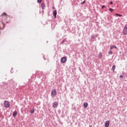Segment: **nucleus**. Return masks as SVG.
I'll use <instances>...</instances> for the list:
<instances>
[{
	"label": "nucleus",
	"instance_id": "f03ea898",
	"mask_svg": "<svg viewBox=\"0 0 127 127\" xmlns=\"http://www.w3.org/2000/svg\"><path fill=\"white\" fill-rule=\"evenodd\" d=\"M4 107L5 108H9V102L7 101H5L4 103Z\"/></svg>",
	"mask_w": 127,
	"mask_h": 127
},
{
	"label": "nucleus",
	"instance_id": "0eeeda50",
	"mask_svg": "<svg viewBox=\"0 0 127 127\" xmlns=\"http://www.w3.org/2000/svg\"><path fill=\"white\" fill-rule=\"evenodd\" d=\"M58 106V103L56 102H54L53 104V108H57Z\"/></svg>",
	"mask_w": 127,
	"mask_h": 127
},
{
	"label": "nucleus",
	"instance_id": "4be33fe9",
	"mask_svg": "<svg viewBox=\"0 0 127 127\" xmlns=\"http://www.w3.org/2000/svg\"><path fill=\"white\" fill-rule=\"evenodd\" d=\"M120 78H121V79H123V78H124V75H120Z\"/></svg>",
	"mask_w": 127,
	"mask_h": 127
},
{
	"label": "nucleus",
	"instance_id": "5701e85b",
	"mask_svg": "<svg viewBox=\"0 0 127 127\" xmlns=\"http://www.w3.org/2000/svg\"><path fill=\"white\" fill-rule=\"evenodd\" d=\"M105 7H106V6H105V5H103V6H102V9L104 8H105Z\"/></svg>",
	"mask_w": 127,
	"mask_h": 127
},
{
	"label": "nucleus",
	"instance_id": "6e6552de",
	"mask_svg": "<svg viewBox=\"0 0 127 127\" xmlns=\"http://www.w3.org/2000/svg\"><path fill=\"white\" fill-rule=\"evenodd\" d=\"M55 18H56V15H57V10H55L53 12Z\"/></svg>",
	"mask_w": 127,
	"mask_h": 127
},
{
	"label": "nucleus",
	"instance_id": "b1692460",
	"mask_svg": "<svg viewBox=\"0 0 127 127\" xmlns=\"http://www.w3.org/2000/svg\"><path fill=\"white\" fill-rule=\"evenodd\" d=\"M110 4H113V1L110 2Z\"/></svg>",
	"mask_w": 127,
	"mask_h": 127
},
{
	"label": "nucleus",
	"instance_id": "f3484780",
	"mask_svg": "<svg viewBox=\"0 0 127 127\" xmlns=\"http://www.w3.org/2000/svg\"><path fill=\"white\" fill-rule=\"evenodd\" d=\"M115 48V45H112L110 47V49L112 50V49H114Z\"/></svg>",
	"mask_w": 127,
	"mask_h": 127
},
{
	"label": "nucleus",
	"instance_id": "f8f14e48",
	"mask_svg": "<svg viewBox=\"0 0 127 127\" xmlns=\"http://www.w3.org/2000/svg\"><path fill=\"white\" fill-rule=\"evenodd\" d=\"M115 16H119L120 17H122V16H123V15L116 13V14H115Z\"/></svg>",
	"mask_w": 127,
	"mask_h": 127
},
{
	"label": "nucleus",
	"instance_id": "a211bd4d",
	"mask_svg": "<svg viewBox=\"0 0 127 127\" xmlns=\"http://www.w3.org/2000/svg\"><path fill=\"white\" fill-rule=\"evenodd\" d=\"M31 114H34V109H32L30 111Z\"/></svg>",
	"mask_w": 127,
	"mask_h": 127
},
{
	"label": "nucleus",
	"instance_id": "4468645a",
	"mask_svg": "<svg viewBox=\"0 0 127 127\" xmlns=\"http://www.w3.org/2000/svg\"><path fill=\"white\" fill-rule=\"evenodd\" d=\"M102 57H103V54H102V53H100L99 55H98L99 58H101Z\"/></svg>",
	"mask_w": 127,
	"mask_h": 127
},
{
	"label": "nucleus",
	"instance_id": "9b49d317",
	"mask_svg": "<svg viewBox=\"0 0 127 127\" xmlns=\"http://www.w3.org/2000/svg\"><path fill=\"white\" fill-rule=\"evenodd\" d=\"M16 115H17V112L16 111H15L13 113V117H16Z\"/></svg>",
	"mask_w": 127,
	"mask_h": 127
},
{
	"label": "nucleus",
	"instance_id": "2eb2a0df",
	"mask_svg": "<svg viewBox=\"0 0 127 127\" xmlns=\"http://www.w3.org/2000/svg\"><path fill=\"white\" fill-rule=\"evenodd\" d=\"M112 70H113V72H115V70H116V65H113L112 66Z\"/></svg>",
	"mask_w": 127,
	"mask_h": 127
},
{
	"label": "nucleus",
	"instance_id": "412c9836",
	"mask_svg": "<svg viewBox=\"0 0 127 127\" xmlns=\"http://www.w3.org/2000/svg\"><path fill=\"white\" fill-rule=\"evenodd\" d=\"M41 1H42V0H38V2H39V3H40Z\"/></svg>",
	"mask_w": 127,
	"mask_h": 127
},
{
	"label": "nucleus",
	"instance_id": "1a4fd4ad",
	"mask_svg": "<svg viewBox=\"0 0 127 127\" xmlns=\"http://www.w3.org/2000/svg\"><path fill=\"white\" fill-rule=\"evenodd\" d=\"M6 17V16H7V14H6V13H3V14H2V15L0 16V17Z\"/></svg>",
	"mask_w": 127,
	"mask_h": 127
},
{
	"label": "nucleus",
	"instance_id": "f257e3e1",
	"mask_svg": "<svg viewBox=\"0 0 127 127\" xmlns=\"http://www.w3.org/2000/svg\"><path fill=\"white\" fill-rule=\"evenodd\" d=\"M123 34L124 35H127V24L125 26L124 29L123 30Z\"/></svg>",
	"mask_w": 127,
	"mask_h": 127
},
{
	"label": "nucleus",
	"instance_id": "7ed1b4c3",
	"mask_svg": "<svg viewBox=\"0 0 127 127\" xmlns=\"http://www.w3.org/2000/svg\"><path fill=\"white\" fill-rule=\"evenodd\" d=\"M67 61V58L65 57H63L61 60V63H65Z\"/></svg>",
	"mask_w": 127,
	"mask_h": 127
},
{
	"label": "nucleus",
	"instance_id": "a878e982",
	"mask_svg": "<svg viewBox=\"0 0 127 127\" xmlns=\"http://www.w3.org/2000/svg\"><path fill=\"white\" fill-rule=\"evenodd\" d=\"M114 48H116V49H117L118 48H117L116 46H114Z\"/></svg>",
	"mask_w": 127,
	"mask_h": 127
},
{
	"label": "nucleus",
	"instance_id": "423d86ee",
	"mask_svg": "<svg viewBox=\"0 0 127 127\" xmlns=\"http://www.w3.org/2000/svg\"><path fill=\"white\" fill-rule=\"evenodd\" d=\"M109 126H110V121H107L106 122H105V127H109Z\"/></svg>",
	"mask_w": 127,
	"mask_h": 127
},
{
	"label": "nucleus",
	"instance_id": "393cba45",
	"mask_svg": "<svg viewBox=\"0 0 127 127\" xmlns=\"http://www.w3.org/2000/svg\"><path fill=\"white\" fill-rule=\"evenodd\" d=\"M52 8H53V9H55V7L53 6V7H52Z\"/></svg>",
	"mask_w": 127,
	"mask_h": 127
},
{
	"label": "nucleus",
	"instance_id": "ddd939ff",
	"mask_svg": "<svg viewBox=\"0 0 127 127\" xmlns=\"http://www.w3.org/2000/svg\"><path fill=\"white\" fill-rule=\"evenodd\" d=\"M41 7L43 8V9L44 8V7H45V4L44 3H42Z\"/></svg>",
	"mask_w": 127,
	"mask_h": 127
},
{
	"label": "nucleus",
	"instance_id": "6ab92c4d",
	"mask_svg": "<svg viewBox=\"0 0 127 127\" xmlns=\"http://www.w3.org/2000/svg\"><path fill=\"white\" fill-rule=\"evenodd\" d=\"M109 54L112 55V54H113V52H112V51H109Z\"/></svg>",
	"mask_w": 127,
	"mask_h": 127
},
{
	"label": "nucleus",
	"instance_id": "dca6fc26",
	"mask_svg": "<svg viewBox=\"0 0 127 127\" xmlns=\"http://www.w3.org/2000/svg\"><path fill=\"white\" fill-rule=\"evenodd\" d=\"M109 10H110L111 11V12H113L114 11V9H113L112 8H110L109 9Z\"/></svg>",
	"mask_w": 127,
	"mask_h": 127
},
{
	"label": "nucleus",
	"instance_id": "aec40b11",
	"mask_svg": "<svg viewBox=\"0 0 127 127\" xmlns=\"http://www.w3.org/2000/svg\"><path fill=\"white\" fill-rule=\"evenodd\" d=\"M85 2H86V0H85L83 2L81 3V4H84V3H85Z\"/></svg>",
	"mask_w": 127,
	"mask_h": 127
},
{
	"label": "nucleus",
	"instance_id": "9d476101",
	"mask_svg": "<svg viewBox=\"0 0 127 127\" xmlns=\"http://www.w3.org/2000/svg\"><path fill=\"white\" fill-rule=\"evenodd\" d=\"M83 106H84V109L87 108V107H88V103L85 102V103L83 104Z\"/></svg>",
	"mask_w": 127,
	"mask_h": 127
},
{
	"label": "nucleus",
	"instance_id": "20e7f679",
	"mask_svg": "<svg viewBox=\"0 0 127 127\" xmlns=\"http://www.w3.org/2000/svg\"><path fill=\"white\" fill-rule=\"evenodd\" d=\"M56 89H53L52 90L51 95H52V96H56Z\"/></svg>",
	"mask_w": 127,
	"mask_h": 127
},
{
	"label": "nucleus",
	"instance_id": "39448f33",
	"mask_svg": "<svg viewBox=\"0 0 127 127\" xmlns=\"http://www.w3.org/2000/svg\"><path fill=\"white\" fill-rule=\"evenodd\" d=\"M4 28V24L2 22H0V29H3Z\"/></svg>",
	"mask_w": 127,
	"mask_h": 127
}]
</instances>
